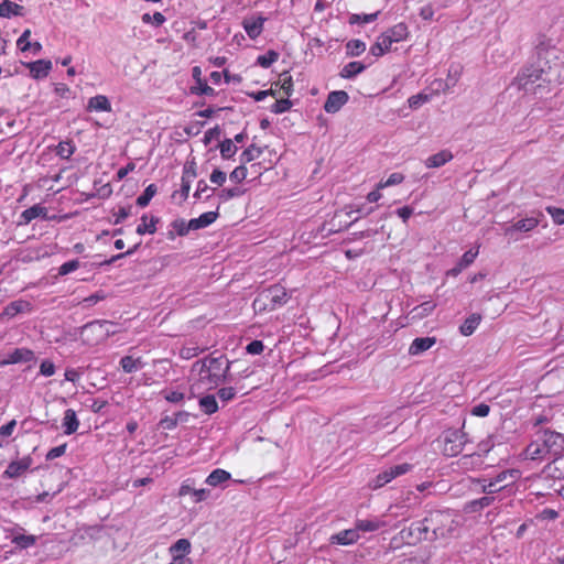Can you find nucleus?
<instances>
[{"mask_svg":"<svg viewBox=\"0 0 564 564\" xmlns=\"http://www.w3.org/2000/svg\"><path fill=\"white\" fill-rule=\"evenodd\" d=\"M551 51L539 52L536 62L524 67L516 78V85L525 93H531L540 98L551 91V86L560 83L557 64H549Z\"/></svg>","mask_w":564,"mask_h":564,"instance_id":"f257e3e1","label":"nucleus"},{"mask_svg":"<svg viewBox=\"0 0 564 564\" xmlns=\"http://www.w3.org/2000/svg\"><path fill=\"white\" fill-rule=\"evenodd\" d=\"M564 435L555 431L540 430L534 440L527 446L525 456L530 459H545L562 454Z\"/></svg>","mask_w":564,"mask_h":564,"instance_id":"f03ea898","label":"nucleus"},{"mask_svg":"<svg viewBox=\"0 0 564 564\" xmlns=\"http://www.w3.org/2000/svg\"><path fill=\"white\" fill-rule=\"evenodd\" d=\"M425 520L429 527L431 541L448 538L457 528V522L447 511H430L425 516Z\"/></svg>","mask_w":564,"mask_h":564,"instance_id":"7ed1b4c3","label":"nucleus"},{"mask_svg":"<svg viewBox=\"0 0 564 564\" xmlns=\"http://www.w3.org/2000/svg\"><path fill=\"white\" fill-rule=\"evenodd\" d=\"M200 364L202 378L207 379L209 383L219 386L227 379L230 369V362L224 356L214 357L208 356L203 360L197 361L195 365Z\"/></svg>","mask_w":564,"mask_h":564,"instance_id":"20e7f679","label":"nucleus"},{"mask_svg":"<svg viewBox=\"0 0 564 564\" xmlns=\"http://www.w3.org/2000/svg\"><path fill=\"white\" fill-rule=\"evenodd\" d=\"M442 452L445 456L454 457L458 455L467 443L466 434L462 430H446L442 436Z\"/></svg>","mask_w":564,"mask_h":564,"instance_id":"39448f33","label":"nucleus"},{"mask_svg":"<svg viewBox=\"0 0 564 564\" xmlns=\"http://www.w3.org/2000/svg\"><path fill=\"white\" fill-rule=\"evenodd\" d=\"M289 299L290 296L286 290L283 286L275 284L264 290L254 301V305L263 304V308L273 311L276 307L286 304Z\"/></svg>","mask_w":564,"mask_h":564,"instance_id":"423d86ee","label":"nucleus"},{"mask_svg":"<svg viewBox=\"0 0 564 564\" xmlns=\"http://www.w3.org/2000/svg\"><path fill=\"white\" fill-rule=\"evenodd\" d=\"M400 536L406 544H415L421 541H431L429 527L425 517L422 520L412 522L408 528L400 531Z\"/></svg>","mask_w":564,"mask_h":564,"instance_id":"0eeeda50","label":"nucleus"},{"mask_svg":"<svg viewBox=\"0 0 564 564\" xmlns=\"http://www.w3.org/2000/svg\"><path fill=\"white\" fill-rule=\"evenodd\" d=\"M412 466L408 463L399 464L395 466H391L382 470L377 475V477L372 481V488L378 489L389 484L394 478L406 474L410 471Z\"/></svg>","mask_w":564,"mask_h":564,"instance_id":"6e6552de","label":"nucleus"},{"mask_svg":"<svg viewBox=\"0 0 564 564\" xmlns=\"http://www.w3.org/2000/svg\"><path fill=\"white\" fill-rule=\"evenodd\" d=\"M104 326H107L106 319L89 322L82 327V335L87 341L98 344L108 338V332H104Z\"/></svg>","mask_w":564,"mask_h":564,"instance_id":"1a4fd4ad","label":"nucleus"},{"mask_svg":"<svg viewBox=\"0 0 564 564\" xmlns=\"http://www.w3.org/2000/svg\"><path fill=\"white\" fill-rule=\"evenodd\" d=\"M35 359L34 351L29 348H15L9 352L6 358L0 359V368L8 365H15L21 362H30Z\"/></svg>","mask_w":564,"mask_h":564,"instance_id":"9d476101","label":"nucleus"},{"mask_svg":"<svg viewBox=\"0 0 564 564\" xmlns=\"http://www.w3.org/2000/svg\"><path fill=\"white\" fill-rule=\"evenodd\" d=\"M349 96L344 90H334L328 94L324 104V110L327 113H336L340 108L347 104Z\"/></svg>","mask_w":564,"mask_h":564,"instance_id":"9b49d317","label":"nucleus"},{"mask_svg":"<svg viewBox=\"0 0 564 564\" xmlns=\"http://www.w3.org/2000/svg\"><path fill=\"white\" fill-rule=\"evenodd\" d=\"M265 21V17L258 14L257 17L243 19L242 28L251 40H256L263 32V25Z\"/></svg>","mask_w":564,"mask_h":564,"instance_id":"f8f14e48","label":"nucleus"},{"mask_svg":"<svg viewBox=\"0 0 564 564\" xmlns=\"http://www.w3.org/2000/svg\"><path fill=\"white\" fill-rule=\"evenodd\" d=\"M360 535L355 528L346 529L338 533L332 534L328 539L332 545H351L359 540Z\"/></svg>","mask_w":564,"mask_h":564,"instance_id":"ddd939ff","label":"nucleus"},{"mask_svg":"<svg viewBox=\"0 0 564 564\" xmlns=\"http://www.w3.org/2000/svg\"><path fill=\"white\" fill-rule=\"evenodd\" d=\"M31 464L32 458L29 456L23 457L20 460L11 462L4 470L3 477L9 479L18 478L30 468Z\"/></svg>","mask_w":564,"mask_h":564,"instance_id":"4468645a","label":"nucleus"},{"mask_svg":"<svg viewBox=\"0 0 564 564\" xmlns=\"http://www.w3.org/2000/svg\"><path fill=\"white\" fill-rule=\"evenodd\" d=\"M539 225V219L535 217H527L520 219L505 229L506 236H512L516 231L528 232L533 230Z\"/></svg>","mask_w":564,"mask_h":564,"instance_id":"2eb2a0df","label":"nucleus"},{"mask_svg":"<svg viewBox=\"0 0 564 564\" xmlns=\"http://www.w3.org/2000/svg\"><path fill=\"white\" fill-rule=\"evenodd\" d=\"M553 457L554 459L544 467L542 473L547 477L564 479V455L560 454Z\"/></svg>","mask_w":564,"mask_h":564,"instance_id":"dca6fc26","label":"nucleus"},{"mask_svg":"<svg viewBox=\"0 0 564 564\" xmlns=\"http://www.w3.org/2000/svg\"><path fill=\"white\" fill-rule=\"evenodd\" d=\"M478 256V248L476 250L466 251L459 261L456 263L454 268L447 271V275L457 276L464 269L468 268L471 263H474L475 259Z\"/></svg>","mask_w":564,"mask_h":564,"instance_id":"f3484780","label":"nucleus"},{"mask_svg":"<svg viewBox=\"0 0 564 564\" xmlns=\"http://www.w3.org/2000/svg\"><path fill=\"white\" fill-rule=\"evenodd\" d=\"M191 495L193 497V502L198 503L206 500L210 491L208 489H195L189 484L183 482L178 489V496L184 497Z\"/></svg>","mask_w":564,"mask_h":564,"instance_id":"a211bd4d","label":"nucleus"},{"mask_svg":"<svg viewBox=\"0 0 564 564\" xmlns=\"http://www.w3.org/2000/svg\"><path fill=\"white\" fill-rule=\"evenodd\" d=\"M31 76L35 79L44 78L48 75L52 63L48 59H37L28 64Z\"/></svg>","mask_w":564,"mask_h":564,"instance_id":"6ab92c4d","label":"nucleus"},{"mask_svg":"<svg viewBox=\"0 0 564 564\" xmlns=\"http://www.w3.org/2000/svg\"><path fill=\"white\" fill-rule=\"evenodd\" d=\"M453 158H454V155L449 150H442V151L429 156L424 161V164L427 169H437V167L445 165L449 161H452Z\"/></svg>","mask_w":564,"mask_h":564,"instance_id":"aec40b11","label":"nucleus"},{"mask_svg":"<svg viewBox=\"0 0 564 564\" xmlns=\"http://www.w3.org/2000/svg\"><path fill=\"white\" fill-rule=\"evenodd\" d=\"M436 343L435 337H417L415 338L410 347H409V354L411 356H417L422 352L429 350L431 347H433Z\"/></svg>","mask_w":564,"mask_h":564,"instance_id":"412c9836","label":"nucleus"},{"mask_svg":"<svg viewBox=\"0 0 564 564\" xmlns=\"http://www.w3.org/2000/svg\"><path fill=\"white\" fill-rule=\"evenodd\" d=\"M46 214H47L46 207H44L40 204H35L21 213L20 224L28 225L33 219H35L37 217L46 218Z\"/></svg>","mask_w":564,"mask_h":564,"instance_id":"4be33fe9","label":"nucleus"},{"mask_svg":"<svg viewBox=\"0 0 564 564\" xmlns=\"http://www.w3.org/2000/svg\"><path fill=\"white\" fill-rule=\"evenodd\" d=\"M217 217L218 212L204 213L199 217L188 220V227H192L193 230L206 228L212 225L217 219Z\"/></svg>","mask_w":564,"mask_h":564,"instance_id":"5701e85b","label":"nucleus"},{"mask_svg":"<svg viewBox=\"0 0 564 564\" xmlns=\"http://www.w3.org/2000/svg\"><path fill=\"white\" fill-rule=\"evenodd\" d=\"M62 426L66 435L74 434L78 430L79 421L77 419L76 412L73 409H67L64 412Z\"/></svg>","mask_w":564,"mask_h":564,"instance_id":"b1692460","label":"nucleus"},{"mask_svg":"<svg viewBox=\"0 0 564 564\" xmlns=\"http://www.w3.org/2000/svg\"><path fill=\"white\" fill-rule=\"evenodd\" d=\"M87 109L89 111H111V104L104 95H97L88 100Z\"/></svg>","mask_w":564,"mask_h":564,"instance_id":"393cba45","label":"nucleus"},{"mask_svg":"<svg viewBox=\"0 0 564 564\" xmlns=\"http://www.w3.org/2000/svg\"><path fill=\"white\" fill-rule=\"evenodd\" d=\"M231 478L230 473L225 469L217 468L214 469L205 479V484L210 487H217L228 481Z\"/></svg>","mask_w":564,"mask_h":564,"instance_id":"a878e982","label":"nucleus"},{"mask_svg":"<svg viewBox=\"0 0 564 564\" xmlns=\"http://www.w3.org/2000/svg\"><path fill=\"white\" fill-rule=\"evenodd\" d=\"M494 500L495 498L492 496H484L479 499L468 501L464 507V511L467 513L478 512L489 507L494 502Z\"/></svg>","mask_w":564,"mask_h":564,"instance_id":"bb28decb","label":"nucleus"},{"mask_svg":"<svg viewBox=\"0 0 564 564\" xmlns=\"http://www.w3.org/2000/svg\"><path fill=\"white\" fill-rule=\"evenodd\" d=\"M481 322V315L474 313L469 315L459 327V332L463 336H470L479 326Z\"/></svg>","mask_w":564,"mask_h":564,"instance_id":"cd10ccee","label":"nucleus"},{"mask_svg":"<svg viewBox=\"0 0 564 564\" xmlns=\"http://www.w3.org/2000/svg\"><path fill=\"white\" fill-rule=\"evenodd\" d=\"M384 525V522L378 519H358L355 522V529L359 532H373Z\"/></svg>","mask_w":564,"mask_h":564,"instance_id":"c85d7f7f","label":"nucleus"},{"mask_svg":"<svg viewBox=\"0 0 564 564\" xmlns=\"http://www.w3.org/2000/svg\"><path fill=\"white\" fill-rule=\"evenodd\" d=\"M23 7L10 1L3 0L0 2V17L10 18L12 15H22Z\"/></svg>","mask_w":564,"mask_h":564,"instance_id":"c756f323","label":"nucleus"},{"mask_svg":"<svg viewBox=\"0 0 564 564\" xmlns=\"http://www.w3.org/2000/svg\"><path fill=\"white\" fill-rule=\"evenodd\" d=\"M120 366L126 373H132L144 367L141 358H133L132 356H124L120 359Z\"/></svg>","mask_w":564,"mask_h":564,"instance_id":"7c9ffc66","label":"nucleus"},{"mask_svg":"<svg viewBox=\"0 0 564 564\" xmlns=\"http://www.w3.org/2000/svg\"><path fill=\"white\" fill-rule=\"evenodd\" d=\"M366 66L360 62H350L346 64L340 70L339 75L343 78H354L358 74L362 73Z\"/></svg>","mask_w":564,"mask_h":564,"instance_id":"2f4dec72","label":"nucleus"},{"mask_svg":"<svg viewBox=\"0 0 564 564\" xmlns=\"http://www.w3.org/2000/svg\"><path fill=\"white\" fill-rule=\"evenodd\" d=\"M394 43L401 42L406 39L409 31L405 23H398L386 31Z\"/></svg>","mask_w":564,"mask_h":564,"instance_id":"473e14b6","label":"nucleus"},{"mask_svg":"<svg viewBox=\"0 0 564 564\" xmlns=\"http://www.w3.org/2000/svg\"><path fill=\"white\" fill-rule=\"evenodd\" d=\"M169 550L172 556H187L191 552V542L187 539H180Z\"/></svg>","mask_w":564,"mask_h":564,"instance_id":"72a5a7b5","label":"nucleus"},{"mask_svg":"<svg viewBox=\"0 0 564 564\" xmlns=\"http://www.w3.org/2000/svg\"><path fill=\"white\" fill-rule=\"evenodd\" d=\"M147 220H148V216L143 215L141 217V224L138 225L137 230H135L138 235H141V236L144 234L152 235L156 231V224L159 223V218L152 216L149 224L147 223Z\"/></svg>","mask_w":564,"mask_h":564,"instance_id":"f704fd0d","label":"nucleus"},{"mask_svg":"<svg viewBox=\"0 0 564 564\" xmlns=\"http://www.w3.org/2000/svg\"><path fill=\"white\" fill-rule=\"evenodd\" d=\"M28 310H30V303L26 301L19 300V301H13V302L9 303L4 308V314L7 316L13 317L17 314L22 313Z\"/></svg>","mask_w":564,"mask_h":564,"instance_id":"c9c22d12","label":"nucleus"},{"mask_svg":"<svg viewBox=\"0 0 564 564\" xmlns=\"http://www.w3.org/2000/svg\"><path fill=\"white\" fill-rule=\"evenodd\" d=\"M75 150H76L75 144L72 141L67 140V141H61L56 145L55 153L61 159L68 160L74 154Z\"/></svg>","mask_w":564,"mask_h":564,"instance_id":"e433bc0d","label":"nucleus"},{"mask_svg":"<svg viewBox=\"0 0 564 564\" xmlns=\"http://www.w3.org/2000/svg\"><path fill=\"white\" fill-rule=\"evenodd\" d=\"M262 152L263 151L261 148L257 147L256 144H251L240 154V162L242 164H247L258 159Z\"/></svg>","mask_w":564,"mask_h":564,"instance_id":"4c0bfd02","label":"nucleus"},{"mask_svg":"<svg viewBox=\"0 0 564 564\" xmlns=\"http://www.w3.org/2000/svg\"><path fill=\"white\" fill-rule=\"evenodd\" d=\"M280 57V54L274 50H269L265 54L259 55L257 58V65L269 68Z\"/></svg>","mask_w":564,"mask_h":564,"instance_id":"58836bf2","label":"nucleus"},{"mask_svg":"<svg viewBox=\"0 0 564 564\" xmlns=\"http://www.w3.org/2000/svg\"><path fill=\"white\" fill-rule=\"evenodd\" d=\"M156 185L150 184L145 187L144 192L137 198V205L140 207H145L149 205L150 200L156 194Z\"/></svg>","mask_w":564,"mask_h":564,"instance_id":"ea45409f","label":"nucleus"},{"mask_svg":"<svg viewBox=\"0 0 564 564\" xmlns=\"http://www.w3.org/2000/svg\"><path fill=\"white\" fill-rule=\"evenodd\" d=\"M199 406L206 414H213L218 410V404L214 395H205L200 398Z\"/></svg>","mask_w":564,"mask_h":564,"instance_id":"a19ab883","label":"nucleus"},{"mask_svg":"<svg viewBox=\"0 0 564 564\" xmlns=\"http://www.w3.org/2000/svg\"><path fill=\"white\" fill-rule=\"evenodd\" d=\"M346 48H347V54L348 55H350V56H359L360 54H362L365 52L366 44L361 40L355 39V40H350L346 44Z\"/></svg>","mask_w":564,"mask_h":564,"instance_id":"79ce46f5","label":"nucleus"},{"mask_svg":"<svg viewBox=\"0 0 564 564\" xmlns=\"http://www.w3.org/2000/svg\"><path fill=\"white\" fill-rule=\"evenodd\" d=\"M219 150L223 159H230L236 154L238 148L234 144L231 139H225L220 142Z\"/></svg>","mask_w":564,"mask_h":564,"instance_id":"37998d69","label":"nucleus"},{"mask_svg":"<svg viewBox=\"0 0 564 564\" xmlns=\"http://www.w3.org/2000/svg\"><path fill=\"white\" fill-rule=\"evenodd\" d=\"M12 542L21 549H28L36 543V536L19 534L13 538Z\"/></svg>","mask_w":564,"mask_h":564,"instance_id":"c03bdc74","label":"nucleus"},{"mask_svg":"<svg viewBox=\"0 0 564 564\" xmlns=\"http://www.w3.org/2000/svg\"><path fill=\"white\" fill-rule=\"evenodd\" d=\"M141 20L145 24L151 23L152 25L159 28L165 23L166 18L161 12H154L152 15L150 13H144L141 17Z\"/></svg>","mask_w":564,"mask_h":564,"instance_id":"a18cd8bd","label":"nucleus"},{"mask_svg":"<svg viewBox=\"0 0 564 564\" xmlns=\"http://www.w3.org/2000/svg\"><path fill=\"white\" fill-rule=\"evenodd\" d=\"M171 226L175 230L176 235L181 237L186 236L191 230H193L192 227H188V221L183 218L175 219Z\"/></svg>","mask_w":564,"mask_h":564,"instance_id":"49530a36","label":"nucleus"},{"mask_svg":"<svg viewBox=\"0 0 564 564\" xmlns=\"http://www.w3.org/2000/svg\"><path fill=\"white\" fill-rule=\"evenodd\" d=\"M292 107V102L289 98H283V99H279L276 100L270 108V110L273 112V113H283V112H286L288 110H290Z\"/></svg>","mask_w":564,"mask_h":564,"instance_id":"de8ad7c7","label":"nucleus"},{"mask_svg":"<svg viewBox=\"0 0 564 564\" xmlns=\"http://www.w3.org/2000/svg\"><path fill=\"white\" fill-rule=\"evenodd\" d=\"M245 165L246 164L241 163L230 173L229 178L231 182L241 183L243 180H246L248 170Z\"/></svg>","mask_w":564,"mask_h":564,"instance_id":"09e8293b","label":"nucleus"},{"mask_svg":"<svg viewBox=\"0 0 564 564\" xmlns=\"http://www.w3.org/2000/svg\"><path fill=\"white\" fill-rule=\"evenodd\" d=\"M242 194H243L242 189H240L239 187H234V188H223L219 192L218 196L223 202H227L234 197L241 196Z\"/></svg>","mask_w":564,"mask_h":564,"instance_id":"8fccbe9b","label":"nucleus"},{"mask_svg":"<svg viewBox=\"0 0 564 564\" xmlns=\"http://www.w3.org/2000/svg\"><path fill=\"white\" fill-rule=\"evenodd\" d=\"M192 93L196 95L214 96L215 89L208 86L205 82L198 79L197 86L192 88Z\"/></svg>","mask_w":564,"mask_h":564,"instance_id":"3c124183","label":"nucleus"},{"mask_svg":"<svg viewBox=\"0 0 564 564\" xmlns=\"http://www.w3.org/2000/svg\"><path fill=\"white\" fill-rule=\"evenodd\" d=\"M403 180H404L403 174L397 173V172L392 173L389 175V177L384 182H380L378 184V188H384L388 186L400 184L403 182Z\"/></svg>","mask_w":564,"mask_h":564,"instance_id":"603ef678","label":"nucleus"},{"mask_svg":"<svg viewBox=\"0 0 564 564\" xmlns=\"http://www.w3.org/2000/svg\"><path fill=\"white\" fill-rule=\"evenodd\" d=\"M430 100L429 95L425 94H417L413 95L408 99L409 107L412 109H416L421 107L423 104L427 102Z\"/></svg>","mask_w":564,"mask_h":564,"instance_id":"864d4df0","label":"nucleus"},{"mask_svg":"<svg viewBox=\"0 0 564 564\" xmlns=\"http://www.w3.org/2000/svg\"><path fill=\"white\" fill-rule=\"evenodd\" d=\"M79 267H80V262L77 259L67 261V262L63 263L58 268V274L59 275H66V274H68L70 272L77 270Z\"/></svg>","mask_w":564,"mask_h":564,"instance_id":"5fc2aeb1","label":"nucleus"},{"mask_svg":"<svg viewBox=\"0 0 564 564\" xmlns=\"http://www.w3.org/2000/svg\"><path fill=\"white\" fill-rule=\"evenodd\" d=\"M378 14H379V12L370 13V14H352L349 19V22L351 24L358 23V22L370 23L377 19Z\"/></svg>","mask_w":564,"mask_h":564,"instance_id":"6e6d98bb","label":"nucleus"},{"mask_svg":"<svg viewBox=\"0 0 564 564\" xmlns=\"http://www.w3.org/2000/svg\"><path fill=\"white\" fill-rule=\"evenodd\" d=\"M546 212L552 217L553 221L556 225H563L564 224V209L557 208V207H546Z\"/></svg>","mask_w":564,"mask_h":564,"instance_id":"4d7b16f0","label":"nucleus"},{"mask_svg":"<svg viewBox=\"0 0 564 564\" xmlns=\"http://www.w3.org/2000/svg\"><path fill=\"white\" fill-rule=\"evenodd\" d=\"M31 31L26 29L17 41L18 47L22 51H29L31 48V42L29 41Z\"/></svg>","mask_w":564,"mask_h":564,"instance_id":"13d9d810","label":"nucleus"},{"mask_svg":"<svg viewBox=\"0 0 564 564\" xmlns=\"http://www.w3.org/2000/svg\"><path fill=\"white\" fill-rule=\"evenodd\" d=\"M203 349H200L199 347L197 346H188V347H183L180 351V356L183 358V359H191V358H194L196 357L199 352H202Z\"/></svg>","mask_w":564,"mask_h":564,"instance_id":"bf43d9fd","label":"nucleus"},{"mask_svg":"<svg viewBox=\"0 0 564 564\" xmlns=\"http://www.w3.org/2000/svg\"><path fill=\"white\" fill-rule=\"evenodd\" d=\"M282 84L281 89L284 91V94L290 97L293 93V80L292 77L288 73L282 74Z\"/></svg>","mask_w":564,"mask_h":564,"instance_id":"052dcab7","label":"nucleus"},{"mask_svg":"<svg viewBox=\"0 0 564 564\" xmlns=\"http://www.w3.org/2000/svg\"><path fill=\"white\" fill-rule=\"evenodd\" d=\"M264 349V345L261 340H252L246 347V350L250 355H260Z\"/></svg>","mask_w":564,"mask_h":564,"instance_id":"680f3d73","label":"nucleus"},{"mask_svg":"<svg viewBox=\"0 0 564 564\" xmlns=\"http://www.w3.org/2000/svg\"><path fill=\"white\" fill-rule=\"evenodd\" d=\"M501 489H503V486H498L492 479L488 484H484L481 486V492L486 496H491L499 492Z\"/></svg>","mask_w":564,"mask_h":564,"instance_id":"e2e57ef3","label":"nucleus"},{"mask_svg":"<svg viewBox=\"0 0 564 564\" xmlns=\"http://www.w3.org/2000/svg\"><path fill=\"white\" fill-rule=\"evenodd\" d=\"M66 447H67V444H62V445L51 448L46 454V459L53 460L57 457H61L62 455L65 454Z\"/></svg>","mask_w":564,"mask_h":564,"instance_id":"0e129e2a","label":"nucleus"},{"mask_svg":"<svg viewBox=\"0 0 564 564\" xmlns=\"http://www.w3.org/2000/svg\"><path fill=\"white\" fill-rule=\"evenodd\" d=\"M226 173L219 169H215L210 174V182L218 186H221L226 182Z\"/></svg>","mask_w":564,"mask_h":564,"instance_id":"69168bd1","label":"nucleus"},{"mask_svg":"<svg viewBox=\"0 0 564 564\" xmlns=\"http://www.w3.org/2000/svg\"><path fill=\"white\" fill-rule=\"evenodd\" d=\"M55 372V366L50 360H43L40 366V373L45 377H51Z\"/></svg>","mask_w":564,"mask_h":564,"instance_id":"338daca9","label":"nucleus"},{"mask_svg":"<svg viewBox=\"0 0 564 564\" xmlns=\"http://www.w3.org/2000/svg\"><path fill=\"white\" fill-rule=\"evenodd\" d=\"M490 406L486 403H479L471 409V414L479 417H485L489 414Z\"/></svg>","mask_w":564,"mask_h":564,"instance_id":"774afa93","label":"nucleus"}]
</instances>
